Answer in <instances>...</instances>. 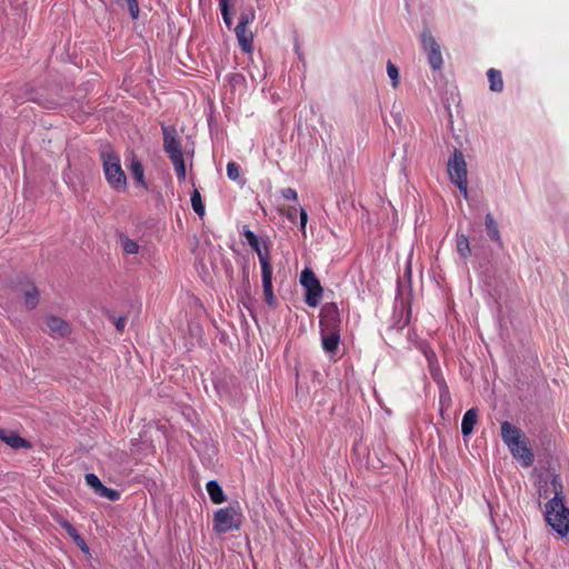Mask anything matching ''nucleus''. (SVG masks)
<instances>
[{
	"mask_svg": "<svg viewBox=\"0 0 569 569\" xmlns=\"http://www.w3.org/2000/svg\"><path fill=\"white\" fill-rule=\"evenodd\" d=\"M553 497L546 503L545 518L551 528L561 537L569 533V509L565 506L563 486L559 475L550 481Z\"/></svg>",
	"mask_w": 569,
	"mask_h": 569,
	"instance_id": "1",
	"label": "nucleus"
},
{
	"mask_svg": "<svg viewBox=\"0 0 569 569\" xmlns=\"http://www.w3.org/2000/svg\"><path fill=\"white\" fill-rule=\"evenodd\" d=\"M103 173L109 186L117 192L127 189V177L120 164V157L108 142L99 146Z\"/></svg>",
	"mask_w": 569,
	"mask_h": 569,
	"instance_id": "2",
	"label": "nucleus"
},
{
	"mask_svg": "<svg viewBox=\"0 0 569 569\" xmlns=\"http://www.w3.org/2000/svg\"><path fill=\"white\" fill-rule=\"evenodd\" d=\"M256 19L254 9L249 6L241 10L239 16V22L234 28V33L241 50L246 53H250L253 50V33L248 29V26Z\"/></svg>",
	"mask_w": 569,
	"mask_h": 569,
	"instance_id": "3",
	"label": "nucleus"
},
{
	"mask_svg": "<svg viewBox=\"0 0 569 569\" xmlns=\"http://www.w3.org/2000/svg\"><path fill=\"white\" fill-rule=\"evenodd\" d=\"M213 530L217 533H227L239 530L241 526V513L233 506L220 508L213 513Z\"/></svg>",
	"mask_w": 569,
	"mask_h": 569,
	"instance_id": "4",
	"label": "nucleus"
},
{
	"mask_svg": "<svg viewBox=\"0 0 569 569\" xmlns=\"http://www.w3.org/2000/svg\"><path fill=\"white\" fill-rule=\"evenodd\" d=\"M300 283L306 289L305 302L311 308L317 307L321 300L323 288L310 268L301 271Z\"/></svg>",
	"mask_w": 569,
	"mask_h": 569,
	"instance_id": "5",
	"label": "nucleus"
},
{
	"mask_svg": "<svg viewBox=\"0 0 569 569\" xmlns=\"http://www.w3.org/2000/svg\"><path fill=\"white\" fill-rule=\"evenodd\" d=\"M421 44L427 53L430 67L433 70H439L443 63L440 46L428 28H425L421 33Z\"/></svg>",
	"mask_w": 569,
	"mask_h": 569,
	"instance_id": "6",
	"label": "nucleus"
},
{
	"mask_svg": "<svg viewBox=\"0 0 569 569\" xmlns=\"http://www.w3.org/2000/svg\"><path fill=\"white\" fill-rule=\"evenodd\" d=\"M320 326L322 331L341 329L340 311L335 302H327L320 310Z\"/></svg>",
	"mask_w": 569,
	"mask_h": 569,
	"instance_id": "7",
	"label": "nucleus"
},
{
	"mask_svg": "<svg viewBox=\"0 0 569 569\" xmlns=\"http://www.w3.org/2000/svg\"><path fill=\"white\" fill-rule=\"evenodd\" d=\"M448 174L452 183L467 179V163L463 153L455 149L448 160Z\"/></svg>",
	"mask_w": 569,
	"mask_h": 569,
	"instance_id": "8",
	"label": "nucleus"
},
{
	"mask_svg": "<svg viewBox=\"0 0 569 569\" xmlns=\"http://www.w3.org/2000/svg\"><path fill=\"white\" fill-rule=\"evenodd\" d=\"M86 482L90 486L94 493L99 497H103L109 499L110 501H118L120 499V492L118 490L111 489L102 485L100 479L94 473H87L84 476Z\"/></svg>",
	"mask_w": 569,
	"mask_h": 569,
	"instance_id": "9",
	"label": "nucleus"
},
{
	"mask_svg": "<svg viewBox=\"0 0 569 569\" xmlns=\"http://www.w3.org/2000/svg\"><path fill=\"white\" fill-rule=\"evenodd\" d=\"M46 325L50 336L53 338H64L71 333L70 325L57 316H47Z\"/></svg>",
	"mask_w": 569,
	"mask_h": 569,
	"instance_id": "10",
	"label": "nucleus"
},
{
	"mask_svg": "<svg viewBox=\"0 0 569 569\" xmlns=\"http://www.w3.org/2000/svg\"><path fill=\"white\" fill-rule=\"evenodd\" d=\"M163 136V150L166 153L173 152L181 149V141L178 137L176 127L161 124Z\"/></svg>",
	"mask_w": 569,
	"mask_h": 569,
	"instance_id": "11",
	"label": "nucleus"
},
{
	"mask_svg": "<svg viewBox=\"0 0 569 569\" xmlns=\"http://www.w3.org/2000/svg\"><path fill=\"white\" fill-rule=\"evenodd\" d=\"M511 455L521 461L523 467H529L533 463V453L531 449L528 447L526 441V437L520 441H517V445H511L508 447Z\"/></svg>",
	"mask_w": 569,
	"mask_h": 569,
	"instance_id": "12",
	"label": "nucleus"
},
{
	"mask_svg": "<svg viewBox=\"0 0 569 569\" xmlns=\"http://www.w3.org/2000/svg\"><path fill=\"white\" fill-rule=\"evenodd\" d=\"M501 438L507 447H511V445H517V441H520L525 438L523 431L510 423L509 421L501 422L500 426Z\"/></svg>",
	"mask_w": 569,
	"mask_h": 569,
	"instance_id": "13",
	"label": "nucleus"
},
{
	"mask_svg": "<svg viewBox=\"0 0 569 569\" xmlns=\"http://www.w3.org/2000/svg\"><path fill=\"white\" fill-rule=\"evenodd\" d=\"M0 440L6 442L8 446H10L13 449H20V448L30 449L32 447L28 440L20 437L17 432L8 431L2 428L0 429Z\"/></svg>",
	"mask_w": 569,
	"mask_h": 569,
	"instance_id": "14",
	"label": "nucleus"
},
{
	"mask_svg": "<svg viewBox=\"0 0 569 569\" xmlns=\"http://www.w3.org/2000/svg\"><path fill=\"white\" fill-rule=\"evenodd\" d=\"M250 247L258 254L261 270L272 268L270 260V249L267 240L260 239L256 244H251Z\"/></svg>",
	"mask_w": 569,
	"mask_h": 569,
	"instance_id": "15",
	"label": "nucleus"
},
{
	"mask_svg": "<svg viewBox=\"0 0 569 569\" xmlns=\"http://www.w3.org/2000/svg\"><path fill=\"white\" fill-rule=\"evenodd\" d=\"M322 348L327 353H336L340 343V331L321 330Z\"/></svg>",
	"mask_w": 569,
	"mask_h": 569,
	"instance_id": "16",
	"label": "nucleus"
},
{
	"mask_svg": "<svg viewBox=\"0 0 569 569\" xmlns=\"http://www.w3.org/2000/svg\"><path fill=\"white\" fill-rule=\"evenodd\" d=\"M261 278L266 303L273 307L276 305V297L272 290V268L261 270Z\"/></svg>",
	"mask_w": 569,
	"mask_h": 569,
	"instance_id": "17",
	"label": "nucleus"
},
{
	"mask_svg": "<svg viewBox=\"0 0 569 569\" xmlns=\"http://www.w3.org/2000/svg\"><path fill=\"white\" fill-rule=\"evenodd\" d=\"M478 421V409L471 408L469 409L462 417L461 421V433L463 437H469L472 431L473 427Z\"/></svg>",
	"mask_w": 569,
	"mask_h": 569,
	"instance_id": "18",
	"label": "nucleus"
},
{
	"mask_svg": "<svg viewBox=\"0 0 569 569\" xmlns=\"http://www.w3.org/2000/svg\"><path fill=\"white\" fill-rule=\"evenodd\" d=\"M59 525L66 530V532L72 538L74 543L84 552H89V547L86 543L82 536L78 530L66 519L59 521Z\"/></svg>",
	"mask_w": 569,
	"mask_h": 569,
	"instance_id": "19",
	"label": "nucleus"
},
{
	"mask_svg": "<svg viewBox=\"0 0 569 569\" xmlns=\"http://www.w3.org/2000/svg\"><path fill=\"white\" fill-rule=\"evenodd\" d=\"M167 154L174 167L177 178L180 181L184 180L186 179V164H184L182 149L177 150V152L176 151L169 152Z\"/></svg>",
	"mask_w": 569,
	"mask_h": 569,
	"instance_id": "20",
	"label": "nucleus"
},
{
	"mask_svg": "<svg viewBox=\"0 0 569 569\" xmlns=\"http://www.w3.org/2000/svg\"><path fill=\"white\" fill-rule=\"evenodd\" d=\"M207 492L211 501L216 505H220L227 500L222 487L217 480H210L206 485Z\"/></svg>",
	"mask_w": 569,
	"mask_h": 569,
	"instance_id": "21",
	"label": "nucleus"
},
{
	"mask_svg": "<svg viewBox=\"0 0 569 569\" xmlns=\"http://www.w3.org/2000/svg\"><path fill=\"white\" fill-rule=\"evenodd\" d=\"M485 226L488 237L502 247V240L497 221L491 213H487L485 218Z\"/></svg>",
	"mask_w": 569,
	"mask_h": 569,
	"instance_id": "22",
	"label": "nucleus"
},
{
	"mask_svg": "<svg viewBox=\"0 0 569 569\" xmlns=\"http://www.w3.org/2000/svg\"><path fill=\"white\" fill-rule=\"evenodd\" d=\"M39 290L33 283H29L23 290L24 305L29 310L34 309L39 303Z\"/></svg>",
	"mask_w": 569,
	"mask_h": 569,
	"instance_id": "23",
	"label": "nucleus"
},
{
	"mask_svg": "<svg viewBox=\"0 0 569 569\" xmlns=\"http://www.w3.org/2000/svg\"><path fill=\"white\" fill-rule=\"evenodd\" d=\"M456 248H457V252H458L459 257L462 260H466L471 256L470 242L466 234L457 232Z\"/></svg>",
	"mask_w": 569,
	"mask_h": 569,
	"instance_id": "24",
	"label": "nucleus"
},
{
	"mask_svg": "<svg viewBox=\"0 0 569 569\" xmlns=\"http://www.w3.org/2000/svg\"><path fill=\"white\" fill-rule=\"evenodd\" d=\"M130 171L132 173V177L138 182V184L147 189L148 186H147V182L144 180V168H143V164L136 157H133L132 160H131Z\"/></svg>",
	"mask_w": 569,
	"mask_h": 569,
	"instance_id": "25",
	"label": "nucleus"
},
{
	"mask_svg": "<svg viewBox=\"0 0 569 569\" xmlns=\"http://www.w3.org/2000/svg\"><path fill=\"white\" fill-rule=\"evenodd\" d=\"M488 80H489V88L491 91L500 92L503 89V81L501 72L497 69H489L487 72Z\"/></svg>",
	"mask_w": 569,
	"mask_h": 569,
	"instance_id": "26",
	"label": "nucleus"
},
{
	"mask_svg": "<svg viewBox=\"0 0 569 569\" xmlns=\"http://www.w3.org/2000/svg\"><path fill=\"white\" fill-rule=\"evenodd\" d=\"M219 6L221 10V14L223 18V22L228 29L232 28L233 21L230 12V1L229 0H219Z\"/></svg>",
	"mask_w": 569,
	"mask_h": 569,
	"instance_id": "27",
	"label": "nucleus"
},
{
	"mask_svg": "<svg viewBox=\"0 0 569 569\" xmlns=\"http://www.w3.org/2000/svg\"><path fill=\"white\" fill-rule=\"evenodd\" d=\"M213 385L216 388V391L221 398H230L231 397V390L229 388V383L226 379L217 378L213 380Z\"/></svg>",
	"mask_w": 569,
	"mask_h": 569,
	"instance_id": "28",
	"label": "nucleus"
},
{
	"mask_svg": "<svg viewBox=\"0 0 569 569\" xmlns=\"http://www.w3.org/2000/svg\"><path fill=\"white\" fill-rule=\"evenodd\" d=\"M191 206L198 216L202 217L204 214V204L202 203L201 194L197 189L191 193Z\"/></svg>",
	"mask_w": 569,
	"mask_h": 569,
	"instance_id": "29",
	"label": "nucleus"
},
{
	"mask_svg": "<svg viewBox=\"0 0 569 569\" xmlns=\"http://www.w3.org/2000/svg\"><path fill=\"white\" fill-rule=\"evenodd\" d=\"M387 73L391 79L392 87L397 88L399 84V69L390 60L387 62Z\"/></svg>",
	"mask_w": 569,
	"mask_h": 569,
	"instance_id": "30",
	"label": "nucleus"
},
{
	"mask_svg": "<svg viewBox=\"0 0 569 569\" xmlns=\"http://www.w3.org/2000/svg\"><path fill=\"white\" fill-rule=\"evenodd\" d=\"M227 176L230 180L237 181L240 178V167L231 161L227 164Z\"/></svg>",
	"mask_w": 569,
	"mask_h": 569,
	"instance_id": "31",
	"label": "nucleus"
},
{
	"mask_svg": "<svg viewBox=\"0 0 569 569\" xmlns=\"http://www.w3.org/2000/svg\"><path fill=\"white\" fill-rule=\"evenodd\" d=\"M122 248H123V251L128 254H134L139 250L138 243L129 238H124L122 240Z\"/></svg>",
	"mask_w": 569,
	"mask_h": 569,
	"instance_id": "32",
	"label": "nucleus"
},
{
	"mask_svg": "<svg viewBox=\"0 0 569 569\" xmlns=\"http://www.w3.org/2000/svg\"><path fill=\"white\" fill-rule=\"evenodd\" d=\"M450 402H451V398H450L449 389H448L447 385L443 382V385L440 388L441 409L443 408L445 405L449 406Z\"/></svg>",
	"mask_w": 569,
	"mask_h": 569,
	"instance_id": "33",
	"label": "nucleus"
},
{
	"mask_svg": "<svg viewBox=\"0 0 569 569\" xmlns=\"http://www.w3.org/2000/svg\"><path fill=\"white\" fill-rule=\"evenodd\" d=\"M108 317L110 320L113 321L117 331L122 332L124 330L126 322H127L126 317L121 316V317L116 318L113 315H111L109 312H108Z\"/></svg>",
	"mask_w": 569,
	"mask_h": 569,
	"instance_id": "34",
	"label": "nucleus"
},
{
	"mask_svg": "<svg viewBox=\"0 0 569 569\" xmlns=\"http://www.w3.org/2000/svg\"><path fill=\"white\" fill-rule=\"evenodd\" d=\"M126 2L128 4L131 18L133 20L138 19L139 12H140L139 6H138V0H126Z\"/></svg>",
	"mask_w": 569,
	"mask_h": 569,
	"instance_id": "35",
	"label": "nucleus"
},
{
	"mask_svg": "<svg viewBox=\"0 0 569 569\" xmlns=\"http://www.w3.org/2000/svg\"><path fill=\"white\" fill-rule=\"evenodd\" d=\"M243 236L250 246L256 244L260 240V238L246 226L243 227Z\"/></svg>",
	"mask_w": 569,
	"mask_h": 569,
	"instance_id": "36",
	"label": "nucleus"
},
{
	"mask_svg": "<svg viewBox=\"0 0 569 569\" xmlns=\"http://www.w3.org/2000/svg\"><path fill=\"white\" fill-rule=\"evenodd\" d=\"M281 193L283 196L284 199H288V200H293L296 201L298 199V193L295 189L292 188H286V189H282L281 190Z\"/></svg>",
	"mask_w": 569,
	"mask_h": 569,
	"instance_id": "37",
	"label": "nucleus"
},
{
	"mask_svg": "<svg viewBox=\"0 0 569 569\" xmlns=\"http://www.w3.org/2000/svg\"><path fill=\"white\" fill-rule=\"evenodd\" d=\"M38 102L47 109H54L60 104L58 100H38Z\"/></svg>",
	"mask_w": 569,
	"mask_h": 569,
	"instance_id": "38",
	"label": "nucleus"
},
{
	"mask_svg": "<svg viewBox=\"0 0 569 569\" xmlns=\"http://www.w3.org/2000/svg\"><path fill=\"white\" fill-rule=\"evenodd\" d=\"M244 81V78L240 73H232L229 78V82L231 86L240 84Z\"/></svg>",
	"mask_w": 569,
	"mask_h": 569,
	"instance_id": "39",
	"label": "nucleus"
},
{
	"mask_svg": "<svg viewBox=\"0 0 569 569\" xmlns=\"http://www.w3.org/2000/svg\"><path fill=\"white\" fill-rule=\"evenodd\" d=\"M455 184L458 187V189L463 194V197L467 198L468 197V189H467L468 180L466 179V180H461V181H456Z\"/></svg>",
	"mask_w": 569,
	"mask_h": 569,
	"instance_id": "40",
	"label": "nucleus"
},
{
	"mask_svg": "<svg viewBox=\"0 0 569 569\" xmlns=\"http://www.w3.org/2000/svg\"><path fill=\"white\" fill-rule=\"evenodd\" d=\"M299 214H300V229L305 232L306 224L308 221V214L303 208L300 209Z\"/></svg>",
	"mask_w": 569,
	"mask_h": 569,
	"instance_id": "41",
	"label": "nucleus"
},
{
	"mask_svg": "<svg viewBox=\"0 0 569 569\" xmlns=\"http://www.w3.org/2000/svg\"><path fill=\"white\" fill-rule=\"evenodd\" d=\"M242 279H243V286L246 288H249L250 287V282H249V271L247 268H243L242 270Z\"/></svg>",
	"mask_w": 569,
	"mask_h": 569,
	"instance_id": "42",
	"label": "nucleus"
},
{
	"mask_svg": "<svg viewBox=\"0 0 569 569\" xmlns=\"http://www.w3.org/2000/svg\"><path fill=\"white\" fill-rule=\"evenodd\" d=\"M287 218L291 221L296 220V210L293 212H288Z\"/></svg>",
	"mask_w": 569,
	"mask_h": 569,
	"instance_id": "43",
	"label": "nucleus"
}]
</instances>
